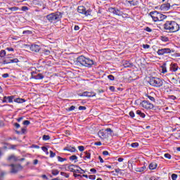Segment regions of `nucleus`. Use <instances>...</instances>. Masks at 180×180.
<instances>
[{
	"instance_id": "nucleus-32",
	"label": "nucleus",
	"mask_w": 180,
	"mask_h": 180,
	"mask_svg": "<svg viewBox=\"0 0 180 180\" xmlns=\"http://www.w3.org/2000/svg\"><path fill=\"white\" fill-rule=\"evenodd\" d=\"M9 11H11L13 12H16V11H19V8L18 7H10L8 8Z\"/></svg>"
},
{
	"instance_id": "nucleus-17",
	"label": "nucleus",
	"mask_w": 180,
	"mask_h": 180,
	"mask_svg": "<svg viewBox=\"0 0 180 180\" xmlns=\"http://www.w3.org/2000/svg\"><path fill=\"white\" fill-rule=\"evenodd\" d=\"M33 74H34V72H32V73H31V75H32V78L33 79H43V78H44V76H43V75H41V74H38V75H33Z\"/></svg>"
},
{
	"instance_id": "nucleus-63",
	"label": "nucleus",
	"mask_w": 180,
	"mask_h": 180,
	"mask_svg": "<svg viewBox=\"0 0 180 180\" xmlns=\"http://www.w3.org/2000/svg\"><path fill=\"white\" fill-rule=\"evenodd\" d=\"M98 159L100 160V162H101V163L104 162L103 159L102 158V157L99 156Z\"/></svg>"
},
{
	"instance_id": "nucleus-48",
	"label": "nucleus",
	"mask_w": 180,
	"mask_h": 180,
	"mask_svg": "<svg viewBox=\"0 0 180 180\" xmlns=\"http://www.w3.org/2000/svg\"><path fill=\"white\" fill-rule=\"evenodd\" d=\"M50 157L51 158H54L56 157V153H53V151H50Z\"/></svg>"
},
{
	"instance_id": "nucleus-34",
	"label": "nucleus",
	"mask_w": 180,
	"mask_h": 180,
	"mask_svg": "<svg viewBox=\"0 0 180 180\" xmlns=\"http://www.w3.org/2000/svg\"><path fill=\"white\" fill-rule=\"evenodd\" d=\"M58 174H60V171L57 169L52 170V175L57 176Z\"/></svg>"
},
{
	"instance_id": "nucleus-7",
	"label": "nucleus",
	"mask_w": 180,
	"mask_h": 180,
	"mask_svg": "<svg viewBox=\"0 0 180 180\" xmlns=\"http://www.w3.org/2000/svg\"><path fill=\"white\" fill-rule=\"evenodd\" d=\"M171 53H174V50L169 48H164L161 49H158L157 51V54L158 56H164L165 54H171Z\"/></svg>"
},
{
	"instance_id": "nucleus-6",
	"label": "nucleus",
	"mask_w": 180,
	"mask_h": 180,
	"mask_svg": "<svg viewBox=\"0 0 180 180\" xmlns=\"http://www.w3.org/2000/svg\"><path fill=\"white\" fill-rule=\"evenodd\" d=\"M77 12L79 13H81L82 15H85L86 16H90L91 12H92V11H91L90 9L86 11V8H85L84 6H79L77 8Z\"/></svg>"
},
{
	"instance_id": "nucleus-4",
	"label": "nucleus",
	"mask_w": 180,
	"mask_h": 180,
	"mask_svg": "<svg viewBox=\"0 0 180 180\" xmlns=\"http://www.w3.org/2000/svg\"><path fill=\"white\" fill-rule=\"evenodd\" d=\"M61 18H63V14L60 12L52 13L46 15V19L49 22H58Z\"/></svg>"
},
{
	"instance_id": "nucleus-14",
	"label": "nucleus",
	"mask_w": 180,
	"mask_h": 180,
	"mask_svg": "<svg viewBox=\"0 0 180 180\" xmlns=\"http://www.w3.org/2000/svg\"><path fill=\"white\" fill-rule=\"evenodd\" d=\"M16 63H19L18 58L11 59L10 60H8V59H4L3 60V64H13Z\"/></svg>"
},
{
	"instance_id": "nucleus-60",
	"label": "nucleus",
	"mask_w": 180,
	"mask_h": 180,
	"mask_svg": "<svg viewBox=\"0 0 180 180\" xmlns=\"http://www.w3.org/2000/svg\"><path fill=\"white\" fill-rule=\"evenodd\" d=\"M103 155H109V152H108L107 150H105L103 152Z\"/></svg>"
},
{
	"instance_id": "nucleus-15",
	"label": "nucleus",
	"mask_w": 180,
	"mask_h": 180,
	"mask_svg": "<svg viewBox=\"0 0 180 180\" xmlns=\"http://www.w3.org/2000/svg\"><path fill=\"white\" fill-rule=\"evenodd\" d=\"M171 5L169 4H164L160 6V10L163 11L164 12L169 11Z\"/></svg>"
},
{
	"instance_id": "nucleus-24",
	"label": "nucleus",
	"mask_w": 180,
	"mask_h": 180,
	"mask_svg": "<svg viewBox=\"0 0 180 180\" xmlns=\"http://www.w3.org/2000/svg\"><path fill=\"white\" fill-rule=\"evenodd\" d=\"M14 102H16L17 103H23L26 102V101L23 98H17L14 99Z\"/></svg>"
},
{
	"instance_id": "nucleus-33",
	"label": "nucleus",
	"mask_w": 180,
	"mask_h": 180,
	"mask_svg": "<svg viewBox=\"0 0 180 180\" xmlns=\"http://www.w3.org/2000/svg\"><path fill=\"white\" fill-rule=\"evenodd\" d=\"M6 56V51L5 50H1L0 52V57L3 58Z\"/></svg>"
},
{
	"instance_id": "nucleus-49",
	"label": "nucleus",
	"mask_w": 180,
	"mask_h": 180,
	"mask_svg": "<svg viewBox=\"0 0 180 180\" xmlns=\"http://www.w3.org/2000/svg\"><path fill=\"white\" fill-rule=\"evenodd\" d=\"M177 178H178V175H176L175 174H172V180H176V179H177Z\"/></svg>"
},
{
	"instance_id": "nucleus-51",
	"label": "nucleus",
	"mask_w": 180,
	"mask_h": 180,
	"mask_svg": "<svg viewBox=\"0 0 180 180\" xmlns=\"http://www.w3.org/2000/svg\"><path fill=\"white\" fill-rule=\"evenodd\" d=\"M79 110H86V107L80 105L79 107Z\"/></svg>"
},
{
	"instance_id": "nucleus-53",
	"label": "nucleus",
	"mask_w": 180,
	"mask_h": 180,
	"mask_svg": "<svg viewBox=\"0 0 180 180\" xmlns=\"http://www.w3.org/2000/svg\"><path fill=\"white\" fill-rule=\"evenodd\" d=\"M142 47H143V49H150V45H148V44H143Z\"/></svg>"
},
{
	"instance_id": "nucleus-3",
	"label": "nucleus",
	"mask_w": 180,
	"mask_h": 180,
	"mask_svg": "<svg viewBox=\"0 0 180 180\" xmlns=\"http://www.w3.org/2000/svg\"><path fill=\"white\" fill-rule=\"evenodd\" d=\"M149 15L153 22H162V20L167 19V15L161 14V13H159L158 11H152Z\"/></svg>"
},
{
	"instance_id": "nucleus-11",
	"label": "nucleus",
	"mask_w": 180,
	"mask_h": 180,
	"mask_svg": "<svg viewBox=\"0 0 180 180\" xmlns=\"http://www.w3.org/2000/svg\"><path fill=\"white\" fill-rule=\"evenodd\" d=\"M11 173L12 174H16L18 171H20V169H22V166L20 165H11Z\"/></svg>"
},
{
	"instance_id": "nucleus-20",
	"label": "nucleus",
	"mask_w": 180,
	"mask_h": 180,
	"mask_svg": "<svg viewBox=\"0 0 180 180\" xmlns=\"http://www.w3.org/2000/svg\"><path fill=\"white\" fill-rule=\"evenodd\" d=\"M77 169L76 170H73L74 174H85V171L84 169H82L81 167H76Z\"/></svg>"
},
{
	"instance_id": "nucleus-22",
	"label": "nucleus",
	"mask_w": 180,
	"mask_h": 180,
	"mask_svg": "<svg viewBox=\"0 0 180 180\" xmlns=\"http://www.w3.org/2000/svg\"><path fill=\"white\" fill-rule=\"evenodd\" d=\"M153 95V94H146V98H148L150 101H151V102H155V98H154V96H151Z\"/></svg>"
},
{
	"instance_id": "nucleus-38",
	"label": "nucleus",
	"mask_w": 180,
	"mask_h": 180,
	"mask_svg": "<svg viewBox=\"0 0 180 180\" xmlns=\"http://www.w3.org/2000/svg\"><path fill=\"white\" fill-rule=\"evenodd\" d=\"M131 147H132L133 148H137V147H139V143L135 142L131 143Z\"/></svg>"
},
{
	"instance_id": "nucleus-62",
	"label": "nucleus",
	"mask_w": 180,
	"mask_h": 180,
	"mask_svg": "<svg viewBox=\"0 0 180 180\" xmlns=\"http://www.w3.org/2000/svg\"><path fill=\"white\" fill-rule=\"evenodd\" d=\"M32 148H40V146H37V145H32Z\"/></svg>"
},
{
	"instance_id": "nucleus-56",
	"label": "nucleus",
	"mask_w": 180,
	"mask_h": 180,
	"mask_svg": "<svg viewBox=\"0 0 180 180\" xmlns=\"http://www.w3.org/2000/svg\"><path fill=\"white\" fill-rule=\"evenodd\" d=\"M78 150L79 151H84L85 150V148H84V146H78Z\"/></svg>"
},
{
	"instance_id": "nucleus-2",
	"label": "nucleus",
	"mask_w": 180,
	"mask_h": 180,
	"mask_svg": "<svg viewBox=\"0 0 180 180\" xmlns=\"http://www.w3.org/2000/svg\"><path fill=\"white\" fill-rule=\"evenodd\" d=\"M164 29L172 33H175L179 30V25L175 21H167L164 25Z\"/></svg>"
},
{
	"instance_id": "nucleus-36",
	"label": "nucleus",
	"mask_w": 180,
	"mask_h": 180,
	"mask_svg": "<svg viewBox=\"0 0 180 180\" xmlns=\"http://www.w3.org/2000/svg\"><path fill=\"white\" fill-rule=\"evenodd\" d=\"M60 175L62 176H65V178H69L70 177V174H67V173H65L64 172H60Z\"/></svg>"
},
{
	"instance_id": "nucleus-42",
	"label": "nucleus",
	"mask_w": 180,
	"mask_h": 180,
	"mask_svg": "<svg viewBox=\"0 0 180 180\" xmlns=\"http://www.w3.org/2000/svg\"><path fill=\"white\" fill-rule=\"evenodd\" d=\"M108 79H110V81H115V76L110 75L108 76Z\"/></svg>"
},
{
	"instance_id": "nucleus-8",
	"label": "nucleus",
	"mask_w": 180,
	"mask_h": 180,
	"mask_svg": "<svg viewBox=\"0 0 180 180\" xmlns=\"http://www.w3.org/2000/svg\"><path fill=\"white\" fill-rule=\"evenodd\" d=\"M141 106H142V108H144V109H153L154 108V105L147 101H143L141 103Z\"/></svg>"
},
{
	"instance_id": "nucleus-23",
	"label": "nucleus",
	"mask_w": 180,
	"mask_h": 180,
	"mask_svg": "<svg viewBox=\"0 0 180 180\" xmlns=\"http://www.w3.org/2000/svg\"><path fill=\"white\" fill-rule=\"evenodd\" d=\"M146 168V166H143L141 167H137L135 169V171L136 172H143Z\"/></svg>"
},
{
	"instance_id": "nucleus-59",
	"label": "nucleus",
	"mask_w": 180,
	"mask_h": 180,
	"mask_svg": "<svg viewBox=\"0 0 180 180\" xmlns=\"http://www.w3.org/2000/svg\"><path fill=\"white\" fill-rule=\"evenodd\" d=\"M6 50H7V51H15L13 48H6Z\"/></svg>"
},
{
	"instance_id": "nucleus-1",
	"label": "nucleus",
	"mask_w": 180,
	"mask_h": 180,
	"mask_svg": "<svg viewBox=\"0 0 180 180\" xmlns=\"http://www.w3.org/2000/svg\"><path fill=\"white\" fill-rule=\"evenodd\" d=\"M77 63L83 65V67H87L88 68H91L95 64L94 60L84 56H80L77 58Z\"/></svg>"
},
{
	"instance_id": "nucleus-27",
	"label": "nucleus",
	"mask_w": 180,
	"mask_h": 180,
	"mask_svg": "<svg viewBox=\"0 0 180 180\" xmlns=\"http://www.w3.org/2000/svg\"><path fill=\"white\" fill-rule=\"evenodd\" d=\"M70 161H75V162H78V157L77 155H72L70 157Z\"/></svg>"
},
{
	"instance_id": "nucleus-64",
	"label": "nucleus",
	"mask_w": 180,
	"mask_h": 180,
	"mask_svg": "<svg viewBox=\"0 0 180 180\" xmlns=\"http://www.w3.org/2000/svg\"><path fill=\"white\" fill-rule=\"evenodd\" d=\"M79 29V26H78V25H75L74 27L75 30H78Z\"/></svg>"
},
{
	"instance_id": "nucleus-55",
	"label": "nucleus",
	"mask_w": 180,
	"mask_h": 180,
	"mask_svg": "<svg viewBox=\"0 0 180 180\" xmlns=\"http://www.w3.org/2000/svg\"><path fill=\"white\" fill-rule=\"evenodd\" d=\"M129 116L133 119V117H134V116H135L134 112L130 111Z\"/></svg>"
},
{
	"instance_id": "nucleus-28",
	"label": "nucleus",
	"mask_w": 180,
	"mask_h": 180,
	"mask_svg": "<svg viewBox=\"0 0 180 180\" xmlns=\"http://www.w3.org/2000/svg\"><path fill=\"white\" fill-rule=\"evenodd\" d=\"M84 160L86 161V160H91V153H86L85 155L83 157Z\"/></svg>"
},
{
	"instance_id": "nucleus-47",
	"label": "nucleus",
	"mask_w": 180,
	"mask_h": 180,
	"mask_svg": "<svg viewBox=\"0 0 180 180\" xmlns=\"http://www.w3.org/2000/svg\"><path fill=\"white\" fill-rule=\"evenodd\" d=\"M89 179L95 180V179H96V176H95V175H89Z\"/></svg>"
},
{
	"instance_id": "nucleus-31",
	"label": "nucleus",
	"mask_w": 180,
	"mask_h": 180,
	"mask_svg": "<svg viewBox=\"0 0 180 180\" xmlns=\"http://www.w3.org/2000/svg\"><path fill=\"white\" fill-rule=\"evenodd\" d=\"M14 5H17V4H20L21 2H25V1L27 0H12Z\"/></svg>"
},
{
	"instance_id": "nucleus-61",
	"label": "nucleus",
	"mask_w": 180,
	"mask_h": 180,
	"mask_svg": "<svg viewBox=\"0 0 180 180\" xmlns=\"http://www.w3.org/2000/svg\"><path fill=\"white\" fill-rule=\"evenodd\" d=\"M90 172H92L93 174H96V169H90Z\"/></svg>"
},
{
	"instance_id": "nucleus-13",
	"label": "nucleus",
	"mask_w": 180,
	"mask_h": 180,
	"mask_svg": "<svg viewBox=\"0 0 180 180\" xmlns=\"http://www.w3.org/2000/svg\"><path fill=\"white\" fill-rule=\"evenodd\" d=\"M125 4L129 5L130 6H136L139 5V1L137 0H126Z\"/></svg>"
},
{
	"instance_id": "nucleus-52",
	"label": "nucleus",
	"mask_w": 180,
	"mask_h": 180,
	"mask_svg": "<svg viewBox=\"0 0 180 180\" xmlns=\"http://www.w3.org/2000/svg\"><path fill=\"white\" fill-rule=\"evenodd\" d=\"M41 150L44 151V153H47V151H49V149L45 146H42Z\"/></svg>"
},
{
	"instance_id": "nucleus-58",
	"label": "nucleus",
	"mask_w": 180,
	"mask_h": 180,
	"mask_svg": "<svg viewBox=\"0 0 180 180\" xmlns=\"http://www.w3.org/2000/svg\"><path fill=\"white\" fill-rule=\"evenodd\" d=\"M109 89H110V91H111L112 92H115V86H110Z\"/></svg>"
},
{
	"instance_id": "nucleus-16",
	"label": "nucleus",
	"mask_w": 180,
	"mask_h": 180,
	"mask_svg": "<svg viewBox=\"0 0 180 180\" xmlns=\"http://www.w3.org/2000/svg\"><path fill=\"white\" fill-rule=\"evenodd\" d=\"M30 51H35V53H39V51H40V46L37 45V44L31 45Z\"/></svg>"
},
{
	"instance_id": "nucleus-40",
	"label": "nucleus",
	"mask_w": 180,
	"mask_h": 180,
	"mask_svg": "<svg viewBox=\"0 0 180 180\" xmlns=\"http://www.w3.org/2000/svg\"><path fill=\"white\" fill-rule=\"evenodd\" d=\"M49 139H50V136H49V135H44L42 137V139L44 141H47V140H49Z\"/></svg>"
},
{
	"instance_id": "nucleus-29",
	"label": "nucleus",
	"mask_w": 180,
	"mask_h": 180,
	"mask_svg": "<svg viewBox=\"0 0 180 180\" xmlns=\"http://www.w3.org/2000/svg\"><path fill=\"white\" fill-rule=\"evenodd\" d=\"M105 131H106V133L108 134V137H109V136H112V133H113V131H112V129H110V128L106 129H105Z\"/></svg>"
},
{
	"instance_id": "nucleus-21",
	"label": "nucleus",
	"mask_w": 180,
	"mask_h": 180,
	"mask_svg": "<svg viewBox=\"0 0 180 180\" xmlns=\"http://www.w3.org/2000/svg\"><path fill=\"white\" fill-rule=\"evenodd\" d=\"M65 151H69V153H75L77 151V149H75L74 147L68 146L64 148Z\"/></svg>"
},
{
	"instance_id": "nucleus-5",
	"label": "nucleus",
	"mask_w": 180,
	"mask_h": 180,
	"mask_svg": "<svg viewBox=\"0 0 180 180\" xmlns=\"http://www.w3.org/2000/svg\"><path fill=\"white\" fill-rule=\"evenodd\" d=\"M149 84L150 85H152V86L160 88V86H162L164 82L161 79L158 77H151L149 80Z\"/></svg>"
},
{
	"instance_id": "nucleus-18",
	"label": "nucleus",
	"mask_w": 180,
	"mask_h": 180,
	"mask_svg": "<svg viewBox=\"0 0 180 180\" xmlns=\"http://www.w3.org/2000/svg\"><path fill=\"white\" fill-rule=\"evenodd\" d=\"M178 64L176 63H172L170 65V71H172V72H176V71H178Z\"/></svg>"
},
{
	"instance_id": "nucleus-41",
	"label": "nucleus",
	"mask_w": 180,
	"mask_h": 180,
	"mask_svg": "<svg viewBox=\"0 0 180 180\" xmlns=\"http://www.w3.org/2000/svg\"><path fill=\"white\" fill-rule=\"evenodd\" d=\"M164 157H165V158H167V160H171V158H172V156L169 153H165L164 155Z\"/></svg>"
},
{
	"instance_id": "nucleus-12",
	"label": "nucleus",
	"mask_w": 180,
	"mask_h": 180,
	"mask_svg": "<svg viewBox=\"0 0 180 180\" xmlns=\"http://www.w3.org/2000/svg\"><path fill=\"white\" fill-rule=\"evenodd\" d=\"M98 136L100 137V139H108V137H109L108 135V134L106 133L105 129V130H103V129L101 130V131L98 133Z\"/></svg>"
},
{
	"instance_id": "nucleus-30",
	"label": "nucleus",
	"mask_w": 180,
	"mask_h": 180,
	"mask_svg": "<svg viewBox=\"0 0 180 180\" xmlns=\"http://www.w3.org/2000/svg\"><path fill=\"white\" fill-rule=\"evenodd\" d=\"M8 161H18V158L15 155H11L8 158Z\"/></svg>"
},
{
	"instance_id": "nucleus-54",
	"label": "nucleus",
	"mask_w": 180,
	"mask_h": 180,
	"mask_svg": "<svg viewBox=\"0 0 180 180\" xmlns=\"http://www.w3.org/2000/svg\"><path fill=\"white\" fill-rule=\"evenodd\" d=\"M44 54H45V56H49V54H50V51L47 49L44 50Z\"/></svg>"
},
{
	"instance_id": "nucleus-25",
	"label": "nucleus",
	"mask_w": 180,
	"mask_h": 180,
	"mask_svg": "<svg viewBox=\"0 0 180 180\" xmlns=\"http://www.w3.org/2000/svg\"><path fill=\"white\" fill-rule=\"evenodd\" d=\"M136 115H139V116H140L141 117H142L143 119H144V117H146V114H144L143 112H141V110H136Z\"/></svg>"
},
{
	"instance_id": "nucleus-50",
	"label": "nucleus",
	"mask_w": 180,
	"mask_h": 180,
	"mask_svg": "<svg viewBox=\"0 0 180 180\" xmlns=\"http://www.w3.org/2000/svg\"><path fill=\"white\" fill-rule=\"evenodd\" d=\"M68 110L69 112H71V111H72V110H75V106H74V105L70 106V107L68 108Z\"/></svg>"
},
{
	"instance_id": "nucleus-45",
	"label": "nucleus",
	"mask_w": 180,
	"mask_h": 180,
	"mask_svg": "<svg viewBox=\"0 0 180 180\" xmlns=\"http://www.w3.org/2000/svg\"><path fill=\"white\" fill-rule=\"evenodd\" d=\"M22 124H24V126H29V124H30V121L25 120L23 122Z\"/></svg>"
},
{
	"instance_id": "nucleus-9",
	"label": "nucleus",
	"mask_w": 180,
	"mask_h": 180,
	"mask_svg": "<svg viewBox=\"0 0 180 180\" xmlns=\"http://www.w3.org/2000/svg\"><path fill=\"white\" fill-rule=\"evenodd\" d=\"M79 96H87L88 98H94L96 96V94L94 92L84 91L82 94H79Z\"/></svg>"
},
{
	"instance_id": "nucleus-26",
	"label": "nucleus",
	"mask_w": 180,
	"mask_h": 180,
	"mask_svg": "<svg viewBox=\"0 0 180 180\" xmlns=\"http://www.w3.org/2000/svg\"><path fill=\"white\" fill-rule=\"evenodd\" d=\"M157 168V163L155 162H152L149 165V169H155Z\"/></svg>"
},
{
	"instance_id": "nucleus-57",
	"label": "nucleus",
	"mask_w": 180,
	"mask_h": 180,
	"mask_svg": "<svg viewBox=\"0 0 180 180\" xmlns=\"http://www.w3.org/2000/svg\"><path fill=\"white\" fill-rule=\"evenodd\" d=\"M3 78H8L9 77V74L8 73H5L4 75H2Z\"/></svg>"
},
{
	"instance_id": "nucleus-44",
	"label": "nucleus",
	"mask_w": 180,
	"mask_h": 180,
	"mask_svg": "<svg viewBox=\"0 0 180 180\" xmlns=\"http://www.w3.org/2000/svg\"><path fill=\"white\" fill-rule=\"evenodd\" d=\"M144 30L146 32H148V33H151V32H153V30H151V28H150L149 27H146Z\"/></svg>"
},
{
	"instance_id": "nucleus-10",
	"label": "nucleus",
	"mask_w": 180,
	"mask_h": 180,
	"mask_svg": "<svg viewBox=\"0 0 180 180\" xmlns=\"http://www.w3.org/2000/svg\"><path fill=\"white\" fill-rule=\"evenodd\" d=\"M109 12H110L111 13H113L114 15H117V16H122V15H123V12L115 8H110Z\"/></svg>"
},
{
	"instance_id": "nucleus-46",
	"label": "nucleus",
	"mask_w": 180,
	"mask_h": 180,
	"mask_svg": "<svg viewBox=\"0 0 180 180\" xmlns=\"http://www.w3.org/2000/svg\"><path fill=\"white\" fill-rule=\"evenodd\" d=\"M21 11H22L23 12H26V11H29V8L27 6H22L21 8Z\"/></svg>"
},
{
	"instance_id": "nucleus-37",
	"label": "nucleus",
	"mask_w": 180,
	"mask_h": 180,
	"mask_svg": "<svg viewBox=\"0 0 180 180\" xmlns=\"http://www.w3.org/2000/svg\"><path fill=\"white\" fill-rule=\"evenodd\" d=\"M160 40H162V41H169V39L167 37L162 36Z\"/></svg>"
},
{
	"instance_id": "nucleus-39",
	"label": "nucleus",
	"mask_w": 180,
	"mask_h": 180,
	"mask_svg": "<svg viewBox=\"0 0 180 180\" xmlns=\"http://www.w3.org/2000/svg\"><path fill=\"white\" fill-rule=\"evenodd\" d=\"M72 167H77L78 166H76V165H70L69 167V169L71 171V172H74V171H77V169H73Z\"/></svg>"
},
{
	"instance_id": "nucleus-19",
	"label": "nucleus",
	"mask_w": 180,
	"mask_h": 180,
	"mask_svg": "<svg viewBox=\"0 0 180 180\" xmlns=\"http://www.w3.org/2000/svg\"><path fill=\"white\" fill-rule=\"evenodd\" d=\"M8 102L9 103H12L13 102V96H5L3 100V103H5Z\"/></svg>"
},
{
	"instance_id": "nucleus-35",
	"label": "nucleus",
	"mask_w": 180,
	"mask_h": 180,
	"mask_svg": "<svg viewBox=\"0 0 180 180\" xmlns=\"http://www.w3.org/2000/svg\"><path fill=\"white\" fill-rule=\"evenodd\" d=\"M58 161H59V162H64V161H67V159L58 156Z\"/></svg>"
},
{
	"instance_id": "nucleus-43",
	"label": "nucleus",
	"mask_w": 180,
	"mask_h": 180,
	"mask_svg": "<svg viewBox=\"0 0 180 180\" xmlns=\"http://www.w3.org/2000/svg\"><path fill=\"white\" fill-rule=\"evenodd\" d=\"M32 31L30 30H25L22 32V34H32Z\"/></svg>"
}]
</instances>
